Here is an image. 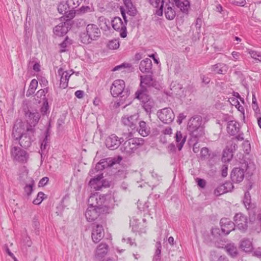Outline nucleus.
I'll return each instance as SVG.
<instances>
[{
	"label": "nucleus",
	"instance_id": "38",
	"mask_svg": "<svg viewBox=\"0 0 261 261\" xmlns=\"http://www.w3.org/2000/svg\"><path fill=\"white\" fill-rule=\"evenodd\" d=\"M127 10V13L130 16H135L137 15V10L132 1H123Z\"/></svg>",
	"mask_w": 261,
	"mask_h": 261
},
{
	"label": "nucleus",
	"instance_id": "64",
	"mask_svg": "<svg viewBox=\"0 0 261 261\" xmlns=\"http://www.w3.org/2000/svg\"><path fill=\"white\" fill-rule=\"evenodd\" d=\"M111 182L107 179H102L101 180V189L102 187L107 188V187H110L111 186Z\"/></svg>",
	"mask_w": 261,
	"mask_h": 261
},
{
	"label": "nucleus",
	"instance_id": "50",
	"mask_svg": "<svg viewBox=\"0 0 261 261\" xmlns=\"http://www.w3.org/2000/svg\"><path fill=\"white\" fill-rule=\"evenodd\" d=\"M248 53L251 56V58L256 61L261 62V52L252 49H248Z\"/></svg>",
	"mask_w": 261,
	"mask_h": 261
},
{
	"label": "nucleus",
	"instance_id": "16",
	"mask_svg": "<svg viewBox=\"0 0 261 261\" xmlns=\"http://www.w3.org/2000/svg\"><path fill=\"white\" fill-rule=\"evenodd\" d=\"M123 141V137L118 138L115 134H112L106 139L105 144L108 148L113 150L117 149Z\"/></svg>",
	"mask_w": 261,
	"mask_h": 261
},
{
	"label": "nucleus",
	"instance_id": "23",
	"mask_svg": "<svg viewBox=\"0 0 261 261\" xmlns=\"http://www.w3.org/2000/svg\"><path fill=\"white\" fill-rule=\"evenodd\" d=\"M152 64L150 59L146 58L141 61L139 65V69L143 73H149L152 71Z\"/></svg>",
	"mask_w": 261,
	"mask_h": 261
},
{
	"label": "nucleus",
	"instance_id": "58",
	"mask_svg": "<svg viewBox=\"0 0 261 261\" xmlns=\"http://www.w3.org/2000/svg\"><path fill=\"white\" fill-rule=\"evenodd\" d=\"M200 76L202 83L205 85L209 84L211 81L210 78L204 74H200Z\"/></svg>",
	"mask_w": 261,
	"mask_h": 261
},
{
	"label": "nucleus",
	"instance_id": "11",
	"mask_svg": "<svg viewBox=\"0 0 261 261\" xmlns=\"http://www.w3.org/2000/svg\"><path fill=\"white\" fill-rule=\"evenodd\" d=\"M106 223V219H101L100 222H95L92 224L91 238L95 243H98L104 236L103 226Z\"/></svg>",
	"mask_w": 261,
	"mask_h": 261
},
{
	"label": "nucleus",
	"instance_id": "43",
	"mask_svg": "<svg viewBox=\"0 0 261 261\" xmlns=\"http://www.w3.org/2000/svg\"><path fill=\"white\" fill-rule=\"evenodd\" d=\"M233 157V151L232 149H228V150H225L223 151L222 160L224 162H229L231 161Z\"/></svg>",
	"mask_w": 261,
	"mask_h": 261
},
{
	"label": "nucleus",
	"instance_id": "61",
	"mask_svg": "<svg viewBox=\"0 0 261 261\" xmlns=\"http://www.w3.org/2000/svg\"><path fill=\"white\" fill-rule=\"evenodd\" d=\"M156 250L155 252V254L161 255V249H162V245L160 241H158L156 243Z\"/></svg>",
	"mask_w": 261,
	"mask_h": 261
},
{
	"label": "nucleus",
	"instance_id": "9",
	"mask_svg": "<svg viewBox=\"0 0 261 261\" xmlns=\"http://www.w3.org/2000/svg\"><path fill=\"white\" fill-rule=\"evenodd\" d=\"M17 142H13L10 148L11 158L14 161L25 163L29 158L28 152L17 145Z\"/></svg>",
	"mask_w": 261,
	"mask_h": 261
},
{
	"label": "nucleus",
	"instance_id": "55",
	"mask_svg": "<svg viewBox=\"0 0 261 261\" xmlns=\"http://www.w3.org/2000/svg\"><path fill=\"white\" fill-rule=\"evenodd\" d=\"M36 96L37 98H40V100L42 99L43 101H44L45 99H47L45 94H44V91L42 90L41 89L37 91L36 94Z\"/></svg>",
	"mask_w": 261,
	"mask_h": 261
},
{
	"label": "nucleus",
	"instance_id": "60",
	"mask_svg": "<svg viewBox=\"0 0 261 261\" xmlns=\"http://www.w3.org/2000/svg\"><path fill=\"white\" fill-rule=\"evenodd\" d=\"M211 234L214 236V238H219L220 236V230L219 228H212L211 229Z\"/></svg>",
	"mask_w": 261,
	"mask_h": 261
},
{
	"label": "nucleus",
	"instance_id": "59",
	"mask_svg": "<svg viewBox=\"0 0 261 261\" xmlns=\"http://www.w3.org/2000/svg\"><path fill=\"white\" fill-rule=\"evenodd\" d=\"M252 107L253 110L256 111L258 110V107L257 102V100L255 97V94H253L252 95Z\"/></svg>",
	"mask_w": 261,
	"mask_h": 261
},
{
	"label": "nucleus",
	"instance_id": "28",
	"mask_svg": "<svg viewBox=\"0 0 261 261\" xmlns=\"http://www.w3.org/2000/svg\"><path fill=\"white\" fill-rule=\"evenodd\" d=\"M23 128L21 124H15L13 126L12 136L14 139L13 142H18V139L21 138V136L23 135Z\"/></svg>",
	"mask_w": 261,
	"mask_h": 261
},
{
	"label": "nucleus",
	"instance_id": "26",
	"mask_svg": "<svg viewBox=\"0 0 261 261\" xmlns=\"http://www.w3.org/2000/svg\"><path fill=\"white\" fill-rule=\"evenodd\" d=\"M228 69V66L223 63H218L211 67V71L220 74H225Z\"/></svg>",
	"mask_w": 261,
	"mask_h": 261
},
{
	"label": "nucleus",
	"instance_id": "10",
	"mask_svg": "<svg viewBox=\"0 0 261 261\" xmlns=\"http://www.w3.org/2000/svg\"><path fill=\"white\" fill-rule=\"evenodd\" d=\"M88 202V207L86 210L85 215L89 222H100L101 219H105L102 216H100L101 214V211H99V208L95 205L96 204L94 201Z\"/></svg>",
	"mask_w": 261,
	"mask_h": 261
},
{
	"label": "nucleus",
	"instance_id": "19",
	"mask_svg": "<svg viewBox=\"0 0 261 261\" xmlns=\"http://www.w3.org/2000/svg\"><path fill=\"white\" fill-rule=\"evenodd\" d=\"M86 33L93 41L98 40L101 36V31L94 24H89L86 27Z\"/></svg>",
	"mask_w": 261,
	"mask_h": 261
},
{
	"label": "nucleus",
	"instance_id": "3",
	"mask_svg": "<svg viewBox=\"0 0 261 261\" xmlns=\"http://www.w3.org/2000/svg\"><path fill=\"white\" fill-rule=\"evenodd\" d=\"M175 3L168 1L165 6V15L168 20H173L175 16L176 12L174 10V5L179 8L180 11L185 14H188L190 7V1H173Z\"/></svg>",
	"mask_w": 261,
	"mask_h": 261
},
{
	"label": "nucleus",
	"instance_id": "63",
	"mask_svg": "<svg viewBox=\"0 0 261 261\" xmlns=\"http://www.w3.org/2000/svg\"><path fill=\"white\" fill-rule=\"evenodd\" d=\"M186 118V115H185L183 113H180L177 117V122L178 124H180Z\"/></svg>",
	"mask_w": 261,
	"mask_h": 261
},
{
	"label": "nucleus",
	"instance_id": "41",
	"mask_svg": "<svg viewBox=\"0 0 261 261\" xmlns=\"http://www.w3.org/2000/svg\"><path fill=\"white\" fill-rule=\"evenodd\" d=\"M102 162L100 161L96 164L95 167L94 168H92L89 171V174L90 176H93L96 173H102V171L105 169L103 166L105 165L102 164Z\"/></svg>",
	"mask_w": 261,
	"mask_h": 261
},
{
	"label": "nucleus",
	"instance_id": "42",
	"mask_svg": "<svg viewBox=\"0 0 261 261\" xmlns=\"http://www.w3.org/2000/svg\"><path fill=\"white\" fill-rule=\"evenodd\" d=\"M38 86V81L36 79L31 81L29 89L27 91L26 95L29 97L35 93V91Z\"/></svg>",
	"mask_w": 261,
	"mask_h": 261
},
{
	"label": "nucleus",
	"instance_id": "31",
	"mask_svg": "<svg viewBox=\"0 0 261 261\" xmlns=\"http://www.w3.org/2000/svg\"><path fill=\"white\" fill-rule=\"evenodd\" d=\"M232 185L230 182H225L224 184H222L219 187H218L215 190H214V194L216 196H220L224 193L228 192L231 187H232Z\"/></svg>",
	"mask_w": 261,
	"mask_h": 261
},
{
	"label": "nucleus",
	"instance_id": "36",
	"mask_svg": "<svg viewBox=\"0 0 261 261\" xmlns=\"http://www.w3.org/2000/svg\"><path fill=\"white\" fill-rule=\"evenodd\" d=\"M175 138L177 143V147L178 150H180L186 141V136H183L180 131H177Z\"/></svg>",
	"mask_w": 261,
	"mask_h": 261
},
{
	"label": "nucleus",
	"instance_id": "33",
	"mask_svg": "<svg viewBox=\"0 0 261 261\" xmlns=\"http://www.w3.org/2000/svg\"><path fill=\"white\" fill-rule=\"evenodd\" d=\"M165 1H149L150 5L155 8H159L155 10L154 14L159 16H162L163 14V8Z\"/></svg>",
	"mask_w": 261,
	"mask_h": 261
},
{
	"label": "nucleus",
	"instance_id": "22",
	"mask_svg": "<svg viewBox=\"0 0 261 261\" xmlns=\"http://www.w3.org/2000/svg\"><path fill=\"white\" fill-rule=\"evenodd\" d=\"M89 182V185L91 188L96 191L101 189V179L103 178V173H98L96 176H93Z\"/></svg>",
	"mask_w": 261,
	"mask_h": 261
},
{
	"label": "nucleus",
	"instance_id": "56",
	"mask_svg": "<svg viewBox=\"0 0 261 261\" xmlns=\"http://www.w3.org/2000/svg\"><path fill=\"white\" fill-rule=\"evenodd\" d=\"M232 101L233 102L234 104H236V108L240 112L242 113L244 112V107L240 105L239 101L237 99H236L234 98H232Z\"/></svg>",
	"mask_w": 261,
	"mask_h": 261
},
{
	"label": "nucleus",
	"instance_id": "34",
	"mask_svg": "<svg viewBox=\"0 0 261 261\" xmlns=\"http://www.w3.org/2000/svg\"><path fill=\"white\" fill-rule=\"evenodd\" d=\"M141 103L145 112L148 114H151L152 112V109L154 107V102L151 97H149Z\"/></svg>",
	"mask_w": 261,
	"mask_h": 261
},
{
	"label": "nucleus",
	"instance_id": "4",
	"mask_svg": "<svg viewBox=\"0 0 261 261\" xmlns=\"http://www.w3.org/2000/svg\"><path fill=\"white\" fill-rule=\"evenodd\" d=\"M107 196L105 195H95L91 196L88 202L94 201L96 204L95 205L101 211V214H109L112 212L114 208V203L110 198L108 199Z\"/></svg>",
	"mask_w": 261,
	"mask_h": 261
},
{
	"label": "nucleus",
	"instance_id": "35",
	"mask_svg": "<svg viewBox=\"0 0 261 261\" xmlns=\"http://www.w3.org/2000/svg\"><path fill=\"white\" fill-rule=\"evenodd\" d=\"M224 249L232 257H236L238 255V251L237 247L233 243L226 244L224 247Z\"/></svg>",
	"mask_w": 261,
	"mask_h": 261
},
{
	"label": "nucleus",
	"instance_id": "32",
	"mask_svg": "<svg viewBox=\"0 0 261 261\" xmlns=\"http://www.w3.org/2000/svg\"><path fill=\"white\" fill-rule=\"evenodd\" d=\"M240 248L245 252H251L253 250L252 242L249 239H243L240 242Z\"/></svg>",
	"mask_w": 261,
	"mask_h": 261
},
{
	"label": "nucleus",
	"instance_id": "57",
	"mask_svg": "<svg viewBox=\"0 0 261 261\" xmlns=\"http://www.w3.org/2000/svg\"><path fill=\"white\" fill-rule=\"evenodd\" d=\"M196 181L197 185L201 188H204L206 186V181L203 179L197 178Z\"/></svg>",
	"mask_w": 261,
	"mask_h": 261
},
{
	"label": "nucleus",
	"instance_id": "30",
	"mask_svg": "<svg viewBox=\"0 0 261 261\" xmlns=\"http://www.w3.org/2000/svg\"><path fill=\"white\" fill-rule=\"evenodd\" d=\"M137 130L142 137H146L150 134V128L144 121H140L139 122V127H137Z\"/></svg>",
	"mask_w": 261,
	"mask_h": 261
},
{
	"label": "nucleus",
	"instance_id": "5",
	"mask_svg": "<svg viewBox=\"0 0 261 261\" xmlns=\"http://www.w3.org/2000/svg\"><path fill=\"white\" fill-rule=\"evenodd\" d=\"M23 111L27 122V131L33 136L36 131L35 127L40 119V114L37 110H31L28 108H24Z\"/></svg>",
	"mask_w": 261,
	"mask_h": 261
},
{
	"label": "nucleus",
	"instance_id": "52",
	"mask_svg": "<svg viewBox=\"0 0 261 261\" xmlns=\"http://www.w3.org/2000/svg\"><path fill=\"white\" fill-rule=\"evenodd\" d=\"M44 194L42 192H39L37 196V197L33 200V203L35 205L40 204L43 200V196Z\"/></svg>",
	"mask_w": 261,
	"mask_h": 261
},
{
	"label": "nucleus",
	"instance_id": "17",
	"mask_svg": "<svg viewBox=\"0 0 261 261\" xmlns=\"http://www.w3.org/2000/svg\"><path fill=\"white\" fill-rule=\"evenodd\" d=\"M234 226L243 232H245L248 228L247 218L242 213L237 214L233 218Z\"/></svg>",
	"mask_w": 261,
	"mask_h": 261
},
{
	"label": "nucleus",
	"instance_id": "39",
	"mask_svg": "<svg viewBox=\"0 0 261 261\" xmlns=\"http://www.w3.org/2000/svg\"><path fill=\"white\" fill-rule=\"evenodd\" d=\"M210 259L212 261H228V258L225 255H219L215 251L211 252Z\"/></svg>",
	"mask_w": 261,
	"mask_h": 261
},
{
	"label": "nucleus",
	"instance_id": "51",
	"mask_svg": "<svg viewBox=\"0 0 261 261\" xmlns=\"http://www.w3.org/2000/svg\"><path fill=\"white\" fill-rule=\"evenodd\" d=\"M105 159L106 160V162H107V163L109 165V167H111L114 164L120 162L122 160V158L118 156L117 158H108Z\"/></svg>",
	"mask_w": 261,
	"mask_h": 261
},
{
	"label": "nucleus",
	"instance_id": "14",
	"mask_svg": "<svg viewBox=\"0 0 261 261\" xmlns=\"http://www.w3.org/2000/svg\"><path fill=\"white\" fill-rule=\"evenodd\" d=\"M157 115L160 120L166 124L171 123L175 116L173 110L170 108H164L159 111Z\"/></svg>",
	"mask_w": 261,
	"mask_h": 261
},
{
	"label": "nucleus",
	"instance_id": "18",
	"mask_svg": "<svg viewBox=\"0 0 261 261\" xmlns=\"http://www.w3.org/2000/svg\"><path fill=\"white\" fill-rule=\"evenodd\" d=\"M139 117L138 113L132 115H125L122 117L121 122L124 125L134 130L137 128Z\"/></svg>",
	"mask_w": 261,
	"mask_h": 261
},
{
	"label": "nucleus",
	"instance_id": "2",
	"mask_svg": "<svg viewBox=\"0 0 261 261\" xmlns=\"http://www.w3.org/2000/svg\"><path fill=\"white\" fill-rule=\"evenodd\" d=\"M202 122V117L200 115H195L189 120L187 130L192 138L198 140L204 136V129Z\"/></svg>",
	"mask_w": 261,
	"mask_h": 261
},
{
	"label": "nucleus",
	"instance_id": "48",
	"mask_svg": "<svg viewBox=\"0 0 261 261\" xmlns=\"http://www.w3.org/2000/svg\"><path fill=\"white\" fill-rule=\"evenodd\" d=\"M71 44V40L67 36L65 38L64 40L59 44V46L61 48L60 52L63 53L66 51V48L68 45Z\"/></svg>",
	"mask_w": 261,
	"mask_h": 261
},
{
	"label": "nucleus",
	"instance_id": "25",
	"mask_svg": "<svg viewBox=\"0 0 261 261\" xmlns=\"http://www.w3.org/2000/svg\"><path fill=\"white\" fill-rule=\"evenodd\" d=\"M108 245L106 243H100L97 248L95 257L99 260H101L107 254Z\"/></svg>",
	"mask_w": 261,
	"mask_h": 261
},
{
	"label": "nucleus",
	"instance_id": "44",
	"mask_svg": "<svg viewBox=\"0 0 261 261\" xmlns=\"http://www.w3.org/2000/svg\"><path fill=\"white\" fill-rule=\"evenodd\" d=\"M40 112L43 116H46L49 114V106L48 99L43 101L42 105L40 108Z\"/></svg>",
	"mask_w": 261,
	"mask_h": 261
},
{
	"label": "nucleus",
	"instance_id": "15",
	"mask_svg": "<svg viewBox=\"0 0 261 261\" xmlns=\"http://www.w3.org/2000/svg\"><path fill=\"white\" fill-rule=\"evenodd\" d=\"M71 19H67L64 22H61L54 28V33L58 36H63L67 34L71 28Z\"/></svg>",
	"mask_w": 261,
	"mask_h": 261
},
{
	"label": "nucleus",
	"instance_id": "37",
	"mask_svg": "<svg viewBox=\"0 0 261 261\" xmlns=\"http://www.w3.org/2000/svg\"><path fill=\"white\" fill-rule=\"evenodd\" d=\"M170 90L172 94L180 95L184 92L183 87L181 84L176 82H173L170 85Z\"/></svg>",
	"mask_w": 261,
	"mask_h": 261
},
{
	"label": "nucleus",
	"instance_id": "47",
	"mask_svg": "<svg viewBox=\"0 0 261 261\" xmlns=\"http://www.w3.org/2000/svg\"><path fill=\"white\" fill-rule=\"evenodd\" d=\"M80 41L85 44H88L91 43L93 41L92 39L89 37L87 33H82L80 35Z\"/></svg>",
	"mask_w": 261,
	"mask_h": 261
},
{
	"label": "nucleus",
	"instance_id": "54",
	"mask_svg": "<svg viewBox=\"0 0 261 261\" xmlns=\"http://www.w3.org/2000/svg\"><path fill=\"white\" fill-rule=\"evenodd\" d=\"M132 67V65L129 63H124L121 65L115 66L113 69V71H115L119 70H121L122 69H124L126 68H130Z\"/></svg>",
	"mask_w": 261,
	"mask_h": 261
},
{
	"label": "nucleus",
	"instance_id": "40",
	"mask_svg": "<svg viewBox=\"0 0 261 261\" xmlns=\"http://www.w3.org/2000/svg\"><path fill=\"white\" fill-rule=\"evenodd\" d=\"M58 74L60 76V88L65 89L68 87V82L64 77V70L62 68H60L58 70Z\"/></svg>",
	"mask_w": 261,
	"mask_h": 261
},
{
	"label": "nucleus",
	"instance_id": "45",
	"mask_svg": "<svg viewBox=\"0 0 261 261\" xmlns=\"http://www.w3.org/2000/svg\"><path fill=\"white\" fill-rule=\"evenodd\" d=\"M30 183L26 184L24 187V191L28 196H30L32 194L35 184L34 180L32 178H30Z\"/></svg>",
	"mask_w": 261,
	"mask_h": 261
},
{
	"label": "nucleus",
	"instance_id": "21",
	"mask_svg": "<svg viewBox=\"0 0 261 261\" xmlns=\"http://www.w3.org/2000/svg\"><path fill=\"white\" fill-rule=\"evenodd\" d=\"M34 134L33 136L31 133L28 134L26 130V133H24L23 135L21 136V138L18 139V144L22 148L25 149L29 148L33 141L32 137H34Z\"/></svg>",
	"mask_w": 261,
	"mask_h": 261
},
{
	"label": "nucleus",
	"instance_id": "46",
	"mask_svg": "<svg viewBox=\"0 0 261 261\" xmlns=\"http://www.w3.org/2000/svg\"><path fill=\"white\" fill-rule=\"evenodd\" d=\"M243 203L247 209L251 207V198L249 191H246L245 193Z\"/></svg>",
	"mask_w": 261,
	"mask_h": 261
},
{
	"label": "nucleus",
	"instance_id": "62",
	"mask_svg": "<svg viewBox=\"0 0 261 261\" xmlns=\"http://www.w3.org/2000/svg\"><path fill=\"white\" fill-rule=\"evenodd\" d=\"M202 20L201 18L198 17L196 19V22L195 23V26L197 30H200L201 25H202Z\"/></svg>",
	"mask_w": 261,
	"mask_h": 261
},
{
	"label": "nucleus",
	"instance_id": "1",
	"mask_svg": "<svg viewBox=\"0 0 261 261\" xmlns=\"http://www.w3.org/2000/svg\"><path fill=\"white\" fill-rule=\"evenodd\" d=\"M132 132L124 133L123 136L127 139L121 145L120 149L122 152L130 155L139 147L142 146L145 142L142 138H131L133 136Z\"/></svg>",
	"mask_w": 261,
	"mask_h": 261
},
{
	"label": "nucleus",
	"instance_id": "13",
	"mask_svg": "<svg viewBox=\"0 0 261 261\" xmlns=\"http://www.w3.org/2000/svg\"><path fill=\"white\" fill-rule=\"evenodd\" d=\"M227 132L230 136H236L234 139L238 141L244 140V134L240 131V124L238 122L235 120L229 121L227 125Z\"/></svg>",
	"mask_w": 261,
	"mask_h": 261
},
{
	"label": "nucleus",
	"instance_id": "29",
	"mask_svg": "<svg viewBox=\"0 0 261 261\" xmlns=\"http://www.w3.org/2000/svg\"><path fill=\"white\" fill-rule=\"evenodd\" d=\"M40 149L39 153L41 154V159L43 155H45L47 152L50 147V137H45L42 140H40Z\"/></svg>",
	"mask_w": 261,
	"mask_h": 261
},
{
	"label": "nucleus",
	"instance_id": "53",
	"mask_svg": "<svg viewBox=\"0 0 261 261\" xmlns=\"http://www.w3.org/2000/svg\"><path fill=\"white\" fill-rule=\"evenodd\" d=\"M209 150L207 147H203L200 151V158L202 160L207 159L210 156Z\"/></svg>",
	"mask_w": 261,
	"mask_h": 261
},
{
	"label": "nucleus",
	"instance_id": "20",
	"mask_svg": "<svg viewBox=\"0 0 261 261\" xmlns=\"http://www.w3.org/2000/svg\"><path fill=\"white\" fill-rule=\"evenodd\" d=\"M220 224L222 231L225 234H229L230 231L234 229V222H232L228 218H222Z\"/></svg>",
	"mask_w": 261,
	"mask_h": 261
},
{
	"label": "nucleus",
	"instance_id": "7",
	"mask_svg": "<svg viewBox=\"0 0 261 261\" xmlns=\"http://www.w3.org/2000/svg\"><path fill=\"white\" fill-rule=\"evenodd\" d=\"M121 15L124 19V22L122 21L121 18L119 17H115L112 20L111 23L113 28L120 33V36L121 38H125L127 36L126 24L127 20L125 14V10L122 7L120 8Z\"/></svg>",
	"mask_w": 261,
	"mask_h": 261
},
{
	"label": "nucleus",
	"instance_id": "8",
	"mask_svg": "<svg viewBox=\"0 0 261 261\" xmlns=\"http://www.w3.org/2000/svg\"><path fill=\"white\" fill-rule=\"evenodd\" d=\"M253 168V165L251 163H248L247 162L244 161L241 163V167H235L231 171L230 178L232 182L239 183L241 182L244 178V169L248 173L250 172L251 167Z\"/></svg>",
	"mask_w": 261,
	"mask_h": 261
},
{
	"label": "nucleus",
	"instance_id": "12",
	"mask_svg": "<svg viewBox=\"0 0 261 261\" xmlns=\"http://www.w3.org/2000/svg\"><path fill=\"white\" fill-rule=\"evenodd\" d=\"M72 2V1H61L59 5L58 6V12L60 14H63L65 15L67 19H72L75 14V10H74V7H71L69 5L70 3ZM79 1H76V4L73 1V4L75 6L76 5H79Z\"/></svg>",
	"mask_w": 261,
	"mask_h": 261
},
{
	"label": "nucleus",
	"instance_id": "27",
	"mask_svg": "<svg viewBox=\"0 0 261 261\" xmlns=\"http://www.w3.org/2000/svg\"><path fill=\"white\" fill-rule=\"evenodd\" d=\"M148 74L140 76V87H150L153 86V73H148Z\"/></svg>",
	"mask_w": 261,
	"mask_h": 261
},
{
	"label": "nucleus",
	"instance_id": "49",
	"mask_svg": "<svg viewBox=\"0 0 261 261\" xmlns=\"http://www.w3.org/2000/svg\"><path fill=\"white\" fill-rule=\"evenodd\" d=\"M119 41L117 39L110 40L107 45V47L110 49H116L119 48Z\"/></svg>",
	"mask_w": 261,
	"mask_h": 261
},
{
	"label": "nucleus",
	"instance_id": "24",
	"mask_svg": "<svg viewBox=\"0 0 261 261\" xmlns=\"http://www.w3.org/2000/svg\"><path fill=\"white\" fill-rule=\"evenodd\" d=\"M135 98L141 102L144 101L151 96L148 94L147 88L146 87H140L135 93Z\"/></svg>",
	"mask_w": 261,
	"mask_h": 261
},
{
	"label": "nucleus",
	"instance_id": "6",
	"mask_svg": "<svg viewBox=\"0 0 261 261\" xmlns=\"http://www.w3.org/2000/svg\"><path fill=\"white\" fill-rule=\"evenodd\" d=\"M125 87V84L123 80H115L110 89L112 95L114 97L120 96L121 98V100H125L130 94L129 90Z\"/></svg>",
	"mask_w": 261,
	"mask_h": 261
}]
</instances>
